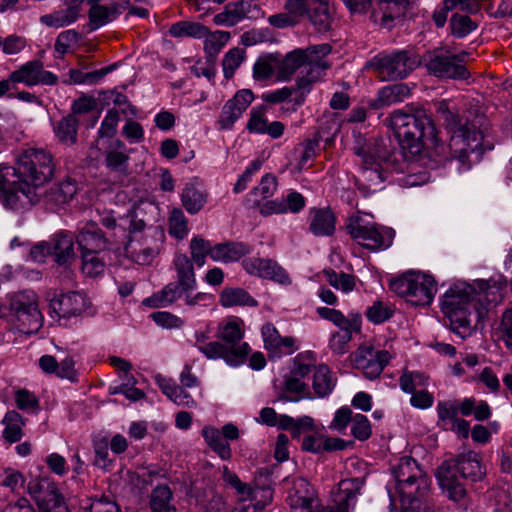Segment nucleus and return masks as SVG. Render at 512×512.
Here are the masks:
<instances>
[{
  "instance_id": "obj_1",
  "label": "nucleus",
  "mask_w": 512,
  "mask_h": 512,
  "mask_svg": "<svg viewBox=\"0 0 512 512\" xmlns=\"http://www.w3.org/2000/svg\"><path fill=\"white\" fill-rule=\"evenodd\" d=\"M436 111L443 119L449 135V158L456 161L460 172L468 171L479 162L485 151L484 118L476 116L470 119L452 111L446 101L436 103Z\"/></svg>"
},
{
  "instance_id": "obj_2",
  "label": "nucleus",
  "mask_w": 512,
  "mask_h": 512,
  "mask_svg": "<svg viewBox=\"0 0 512 512\" xmlns=\"http://www.w3.org/2000/svg\"><path fill=\"white\" fill-rule=\"evenodd\" d=\"M490 302L484 283L479 290L467 283H457L443 295L441 310L449 321L450 330L465 339L475 332L476 322L483 318Z\"/></svg>"
},
{
  "instance_id": "obj_3",
  "label": "nucleus",
  "mask_w": 512,
  "mask_h": 512,
  "mask_svg": "<svg viewBox=\"0 0 512 512\" xmlns=\"http://www.w3.org/2000/svg\"><path fill=\"white\" fill-rule=\"evenodd\" d=\"M354 153L361 158L360 179L375 192L393 173L403 172L407 164L403 156L389 151L382 142L355 135Z\"/></svg>"
},
{
  "instance_id": "obj_4",
  "label": "nucleus",
  "mask_w": 512,
  "mask_h": 512,
  "mask_svg": "<svg viewBox=\"0 0 512 512\" xmlns=\"http://www.w3.org/2000/svg\"><path fill=\"white\" fill-rule=\"evenodd\" d=\"M285 482L290 485L287 502L292 512H349L355 507L361 489V482L358 479L342 480L334 495L335 507H329L320 504L315 489L305 478L285 479Z\"/></svg>"
},
{
  "instance_id": "obj_5",
  "label": "nucleus",
  "mask_w": 512,
  "mask_h": 512,
  "mask_svg": "<svg viewBox=\"0 0 512 512\" xmlns=\"http://www.w3.org/2000/svg\"><path fill=\"white\" fill-rule=\"evenodd\" d=\"M389 125L398 140L406 141L410 148L418 151L426 146L435 149L438 155L444 154L445 147L439 143L438 131L424 108L407 105L395 110L389 117Z\"/></svg>"
},
{
  "instance_id": "obj_6",
  "label": "nucleus",
  "mask_w": 512,
  "mask_h": 512,
  "mask_svg": "<svg viewBox=\"0 0 512 512\" xmlns=\"http://www.w3.org/2000/svg\"><path fill=\"white\" fill-rule=\"evenodd\" d=\"M393 475L403 505L413 504L427 496L431 481L413 458H401L393 469Z\"/></svg>"
},
{
  "instance_id": "obj_7",
  "label": "nucleus",
  "mask_w": 512,
  "mask_h": 512,
  "mask_svg": "<svg viewBox=\"0 0 512 512\" xmlns=\"http://www.w3.org/2000/svg\"><path fill=\"white\" fill-rule=\"evenodd\" d=\"M39 194L29 186L19 166L0 165V199L12 208L24 207L38 201Z\"/></svg>"
},
{
  "instance_id": "obj_8",
  "label": "nucleus",
  "mask_w": 512,
  "mask_h": 512,
  "mask_svg": "<svg viewBox=\"0 0 512 512\" xmlns=\"http://www.w3.org/2000/svg\"><path fill=\"white\" fill-rule=\"evenodd\" d=\"M390 288L411 304L422 306L429 305L437 291L433 277L420 272L405 273L393 279Z\"/></svg>"
},
{
  "instance_id": "obj_9",
  "label": "nucleus",
  "mask_w": 512,
  "mask_h": 512,
  "mask_svg": "<svg viewBox=\"0 0 512 512\" xmlns=\"http://www.w3.org/2000/svg\"><path fill=\"white\" fill-rule=\"evenodd\" d=\"M19 173L24 175L35 192L53 175L52 155L44 149H27L18 159Z\"/></svg>"
},
{
  "instance_id": "obj_10",
  "label": "nucleus",
  "mask_w": 512,
  "mask_h": 512,
  "mask_svg": "<svg viewBox=\"0 0 512 512\" xmlns=\"http://www.w3.org/2000/svg\"><path fill=\"white\" fill-rule=\"evenodd\" d=\"M468 53L453 55L444 48H437L425 55V67L430 75L443 79H467L469 72L461 63Z\"/></svg>"
},
{
  "instance_id": "obj_11",
  "label": "nucleus",
  "mask_w": 512,
  "mask_h": 512,
  "mask_svg": "<svg viewBox=\"0 0 512 512\" xmlns=\"http://www.w3.org/2000/svg\"><path fill=\"white\" fill-rule=\"evenodd\" d=\"M346 227L351 237L368 249H385L392 244L394 233L391 229H379L359 213L349 217Z\"/></svg>"
},
{
  "instance_id": "obj_12",
  "label": "nucleus",
  "mask_w": 512,
  "mask_h": 512,
  "mask_svg": "<svg viewBox=\"0 0 512 512\" xmlns=\"http://www.w3.org/2000/svg\"><path fill=\"white\" fill-rule=\"evenodd\" d=\"M415 0H377L378 10L372 18L384 28H390L392 22L404 16ZM351 13H365L371 6V0H343Z\"/></svg>"
},
{
  "instance_id": "obj_13",
  "label": "nucleus",
  "mask_w": 512,
  "mask_h": 512,
  "mask_svg": "<svg viewBox=\"0 0 512 512\" xmlns=\"http://www.w3.org/2000/svg\"><path fill=\"white\" fill-rule=\"evenodd\" d=\"M329 44L310 46L307 49H296L284 58H277V77L279 80H288L302 66L305 70L312 64L326 58L331 53Z\"/></svg>"
},
{
  "instance_id": "obj_14",
  "label": "nucleus",
  "mask_w": 512,
  "mask_h": 512,
  "mask_svg": "<svg viewBox=\"0 0 512 512\" xmlns=\"http://www.w3.org/2000/svg\"><path fill=\"white\" fill-rule=\"evenodd\" d=\"M374 65L382 80H397L414 70L419 65V59L406 51H398L377 56Z\"/></svg>"
},
{
  "instance_id": "obj_15",
  "label": "nucleus",
  "mask_w": 512,
  "mask_h": 512,
  "mask_svg": "<svg viewBox=\"0 0 512 512\" xmlns=\"http://www.w3.org/2000/svg\"><path fill=\"white\" fill-rule=\"evenodd\" d=\"M392 357L387 350H375L371 345L364 344L354 352L352 363L365 378L374 380L380 376Z\"/></svg>"
},
{
  "instance_id": "obj_16",
  "label": "nucleus",
  "mask_w": 512,
  "mask_h": 512,
  "mask_svg": "<svg viewBox=\"0 0 512 512\" xmlns=\"http://www.w3.org/2000/svg\"><path fill=\"white\" fill-rule=\"evenodd\" d=\"M141 211L133 209L127 212L118 220L112 215H105L101 218V224L113 232L114 241L119 244H127L133 241V234L141 232L146 226L145 220L140 217Z\"/></svg>"
},
{
  "instance_id": "obj_17",
  "label": "nucleus",
  "mask_w": 512,
  "mask_h": 512,
  "mask_svg": "<svg viewBox=\"0 0 512 512\" xmlns=\"http://www.w3.org/2000/svg\"><path fill=\"white\" fill-rule=\"evenodd\" d=\"M89 306V299L83 292L70 291L50 299L49 313L54 319L68 320L81 316Z\"/></svg>"
},
{
  "instance_id": "obj_18",
  "label": "nucleus",
  "mask_w": 512,
  "mask_h": 512,
  "mask_svg": "<svg viewBox=\"0 0 512 512\" xmlns=\"http://www.w3.org/2000/svg\"><path fill=\"white\" fill-rule=\"evenodd\" d=\"M30 495L35 499L41 510L56 512L65 511L64 498L52 480L47 477L38 478L28 485Z\"/></svg>"
},
{
  "instance_id": "obj_19",
  "label": "nucleus",
  "mask_w": 512,
  "mask_h": 512,
  "mask_svg": "<svg viewBox=\"0 0 512 512\" xmlns=\"http://www.w3.org/2000/svg\"><path fill=\"white\" fill-rule=\"evenodd\" d=\"M241 264L251 276L271 280L281 285L291 284L287 271L273 259L254 256L243 259Z\"/></svg>"
},
{
  "instance_id": "obj_20",
  "label": "nucleus",
  "mask_w": 512,
  "mask_h": 512,
  "mask_svg": "<svg viewBox=\"0 0 512 512\" xmlns=\"http://www.w3.org/2000/svg\"><path fill=\"white\" fill-rule=\"evenodd\" d=\"M12 83H23L27 86L55 85L58 77L47 70H44L43 63L39 60L29 61L9 75Z\"/></svg>"
},
{
  "instance_id": "obj_21",
  "label": "nucleus",
  "mask_w": 512,
  "mask_h": 512,
  "mask_svg": "<svg viewBox=\"0 0 512 512\" xmlns=\"http://www.w3.org/2000/svg\"><path fill=\"white\" fill-rule=\"evenodd\" d=\"M295 8L308 14V21L317 31L325 32L331 28L333 12L329 0H288Z\"/></svg>"
},
{
  "instance_id": "obj_22",
  "label": "nucleus",
  "mask_w": 512,
  "mask_h": 512,
  "mask_svg": "<svg viewBox=\"0 0 512 512\" xmlns=\"http://www.w3.org/2000/svg\"><path fill=\"white\" fill-rule=\"evenodd\" d=\"M254 100V94L249 89H242L236 92L233 98L229 99L222 107L218 119L220 130H229L235 122L243 115Z\"/></svg>"
},
{
  "instance_id": "obj_23",
  "label": "nucleus",
  "mask_w": 512,
  "mask_h": 512,
  "mask_svg": "<svg viewBox=\"0 0 512 512\" xmlns=\"http://www.w3.org/2000/svg\"><path fill=\"white\" fill-rule=\"evenodd\" d=\"M261 334L264 347L272 358L291 355L298 349L296 339L292 336H281L273 323H265L262 326Z\"/></svg>"
},
{
  "instance_id": "obj_24",
  "label": "nucleus",
  "mask_w": 512,
  "mask_h": 512,
  "mask_svg": "<svg viewBox=\"0 0 512 512\" xmlns=\"http://www.w3.org/2000/svg\"><path fill=\"white\" fill-rule=\"evenodd\" d=\"M250 351L251 348L249 345H242L233 350H229L227 345L218 341L208 342L206 345L200 347V352L203 353L207 359H223L226 364L232 367H238L244 364Z\"/></svg>"
},
{
  "instance_id": "obj_25",
  "label": "nucleus",
  "mask_w": 512,
  "mask_h": 512,
  "mask_svg": "<svg viewBox=\"0 0 512 512\" xmlns=\"http://www.w3.org/2000/svg\"><path fill=\"white\" fill-rule=\"evenodd\" d=\"M268 107L256 106L251 109L246 129L254 134H267L272 139L280 138L285 131V125L280 121L269 122L267 118Z\"/></svg>"
},
{
  "instance_id": "obj_26",
  "label": "nucleus",
  "mask_w": 512,
  "mask_h": 512,
  "mask_svg": "<svg viewBox=\"0 0 512 512\" xmlns=\"http://www.w3.org/2000/svg\"><path fill=\"white\" fill-rule=\"evenodd\" d=\"M260 14V9L256 4L250 1H236L225 7V10L214 16V22L217 25L231 27L236 25L244 18H257Z\"/></svg>"
},
{
  "instance_id": "obj_27",
  "label": "nucleus",
  "mask_w": 512,
  "mask_h": 512,
  "mask_svg": "<svg viewBox=\"0 0 512 512\" xmlns=\"http://www.w3.org/2000/svg\"><path fill=\"white\" fill-rule=\"evenodd\" d=\"M453 463H442L436 472V477L440 487L450 500L466 505V489L457 479L452 469Z\"/></svg>"
},
{
  "instance_id": "obj_28",
  "label": "nucleus",
  "mask_w": 512,
  "mask_h": 512,
  "mask_svg": "<svg viewBox=\"0 0 512 512\" xmlns=\"http://www.w3.org/2000/svg\"><path fill=\"white\" fill-rule=\"evenodd\" d=\"M331 67V63L325 58L312 64L305 70V75L299 77L296 81L295 88L293 91L297 92L294 102L296 106H300L304 103L306 95L311 91L312 85L320 80L326 70Z\"/></svg>"
},
{
  "instance_id": "obj_29",
  "label": "nucleus",
  "mask_w": 512,
  "mask_h": 512,
  "mask_svg": "<svg viewBox=\"0 0 512 512\" xmlns=\"http://www.w3.org/2000/svg\"><path fill=\"white\" fill-rule=\"evenodd\" d=\"M76 241L81 253H101L108 248V239L94 222L86 223L78 232Z\"/></svg>"
},
{
  "instance_id": "obj_30",
  "label": "nucleus",
  "mask_w": 512,
  "mask_h": 512,
  "mask_svg": "<svg viewBox=\"0 0 512 512\" xmlns=\"http://www.w3.org/2000/svg\"><path fill=\"white\" fill-rule=\"evenodd\" d=\"M443 463H453L452 469L460 472L463 478L470 479L471 481L481 480L486 472L480 461V456L475 451H467L456 458L449 459Z\"/></svg>"
},
{
  "instance_id": "obj_31",
  "label": "nucleus",
  "mask_w": 512,
  "mask_h": 512,
  "mask_svg": "<svg viewBox=\"0 0 512 512\" xmlns=\"http://www.w3.org/2000/svg\"><path fill=\"white\" fill-rule=\"evenodd\" d=\"M66 8L40 17V22L47 27L61 28L76 22L81 15L85 0H64Z\"/></svg>"
},
{
  "instance_id": "obj_32",
  "label": "nucleus",
  "mask_w": 512,
  "mask_h": 512,
  "mask_svg": "<svg viewBox=\"0 0 512 512\" xmlns=\"http://www.w3.org/2000/svg\"><path fill=\"white\" fill-rule=\"evenodd\" d=\"M245 335L244 321L236 316H230L224 319L218 326L217 336L227 345L229 350L240 347L242 345H249L247 342H242Z\"/></svg>"
},
{
  "instance_id": "obj_33",
  "label": "nucleus",
  "mask_w": 512,
  "mask_h": 512,
  "mask_svg": "<svg viewBox=\"0 0 512 512\" xmlns=\"http://www.w3.org/2000/svg\"><path fill=\"white\" fill-rule=\"evenodd\" d=\"M160 244L153 239L133 240L125 244V253L139 265H150L160 252Z\"/></svg>"
},
{
  "instance_id": "obj_34",
  "label": "nucleus",
  "mask_w": 512,
  "mask_h": 512,
  "mask_svg": "<svg viewBox=\"0 0 512 512\" xmlns=\"http://www.w3.org/2000/svg\"><path fill=\"white\" fill-rule=\"evenodd\" d=\"M129 2L124 0L122 2H113L106 6H97L90 8L88 16L89 23L88 28L90 31H94L114 21L122 14V12L128 7Z\"/></svg>"
},
{
  "instance_id": "obj_35",
  "label": "nucleus",
  "mask_w": 512,
  "mask_h": 512,
  "mask_svg": "<svg viewBox=\"0 0 512 512\" xmlns=\"http://www.w3.org/2000/svg\"><path fill=\"white\" fill-rule=\"evenodd\" d=\"M27 300L28 312L11 311L15 328L24 334L36 333L43 325V315L39 308L32 307L31 300Z\"/></svg>"
},
{
  "instance_id": "obj_36",
  "label": "nucleus",
  "mask_w": 512,
  "mask_h": 512,
  "mask_svg": "<svg viewBox=\"0 0 512 512\" xmlns=\"http://www.w3.org/2000/svg\"><path fill=\"white\" fill-rule=\"evenodd\" d=\"M52 256L59 265H68L76 258L74 237L67 232L56 234L49 242Z\"/></svg>"
},
{
  "instance_id": "obj_37",
  "label": "nucleus",
  "mask_w": 512,
  "mask_h": 512,
  "mask_svg": "<svg viewBox=\"0 0 512 512\" xmlns=\"http://www.w3.org/2000/svg\"><path fill=\"white\" fill-rule=\"evenodd\" d=\"M192 291L193 289L181 285L178 281L171 282L151 297L145 299L144 304L150 307H166L173 304L184 294H187V292Z\"/></svg>"
},
{
  "instance_id": "obj_38",
  "label": "nucleus",
  "mask_w": 512,
  "mask_h": 512,
  "mask_svg": "<svg viewBox=\"0 0 512 512\" xmlns=\"http://www.w3.org/2000/svg\"><path fill=\"white\" fill-rule=\"evenodd\" d=\"M309 230L315 236H330L335 231V216L328 208H313L309 212Z\"/></svg>"
},
{
  "instance_id": "obj_39",
  "label": "nucleus",
  "mask_w": 512,
  "mask_h": 512,
  "mask_svg": "<svg viewBox=\"0 0 512 512\" xmlns=\"http://www.w3.org/2000/svg\"><path fill=\"white\" fill-rule=\"evenodd\" d=\"M155 380L161 391L176 405L187 408H195L197 406V401L191 394L185 391L182 386L176 385L172 379L157 375Z\"/></svg>"
},
{
  "instance_id": "obj_40",
  "label": "nucleus",
  "mask_w": 512,
  "mask_h": 512,
  "mask_svg": "<svg viewBox=\"0 0 512 512\" xmlns=\"http://www.w3.org/2000/svg\"><path fill=\"white\" fill-rule=\"evenodd\" d=\"M411 90L408 85L399 83L381 88L377 98L371 104L373 108L379 109L404 101L410 96Z\"/></svg>"
},
{
  "instance_id": "obj_41",
  "label": "nucleus",
  "mask_w": 512,
  "mask_h": 512,
  "mask_svg": "<svg viewBox=\"0 0 512 512\" xmlns=\"http://www.w3.org/2000/svg\"><path fill=\"white\" fill-rule=\"evenodd\" d=\"M77 192V182L74 179L67 177L50 188L45 195V200L47 203L60 206L70 202Z\"/></svg>"
},
{
  "instance_id": "obj_42",
  "label": "nucleus",
  "mask_w": 512,
  "mask_h": 512,
  "mask_svg": "<svg viewBox=\"0 0 512 512\" xmlns=\"http://www.w3.org/2000/svg\"><path fill=\"white\" fill-rule=\"evenodd\" d=\"M250 249L247 245L240 242H227L216 244L211 251V259L217 262H235L248 254Z\"/></svg>"
},
{
  "instance_id": "obj_43",
  "label": "nucleus",
  "mask_w": 512,
  "mask_h": 512,
  "mask_svg": "<svg viewBox=\"0 0 512 512\" xmlns=\"http://www.w3.org/2000/svg\"><path fill=\"white\" fill-rule=\"evenodd\" d=\"M129 159V150L121 140L114 141L105 152V163L111 171L125 172Z\"/></svg>"
},
{
  "instance_id": "obj_44",
  "label": "nucleus",
  "mask_w": 512,
  "mask_h": 512,
  "mask_svg": "<svg viewBox=\"0 0 512 512\" xmlns=\"http://www.w3.org/2000/svg\"><path fill=\"white\" fill-rule=\"evenodd\" d=\"M316 312L322 319L332 322L339 329L361 328L362 321L358 313H349L345 316L340 310L328 307H317Z\"/></svg>"
},
{
  "instance_id": "obj_45",
  "label": "nucleus",
  "mask_w": 512,
  "mask_h": 512,
  "mask_svg": "<svg viewBox=\"0 0 512 512\" xmlns=\"http://www.w3.org/2000/svg\"><path fill=\"white\" fill-rule=\"evenodd\" d=\"M4 430L2 437L9 444L19 442L23 435V427L26 425V420L15 410L8 411L2 419Z\"/></svg>"
},
{
  "instance_id": "obj_46",
  "label": "nucleus",
  "mask_w": 512,
  "mask_h": 512,
  "mask_svg": "<svg viewBox=\"0 0 512 512\" xmlns=\"http://www.w3.org/2000/svg\"><path fill=\"white\" fill-rule=\"evenodd\" d=\"M181 202L188 213L196 214L207 202V194L191 181L186 183L181 193Z\"/></svg>"
},
{
  "instance_id": "obj_47",
  "label": "nucleus",
  "mask_w": 512,
  "mask_h": 512,
  "mask_svg": "<svg viewBox=\"0 0 512 512\" xmlns=\"http://www.w3.org/2000/svg\"><path fill=\"white\" fill-rule=\"evenodd\" d=\"M173 267L177 281L195 290L197 282L192 260L186 254H177L173 260Z\"/></svg>"
},
{
  "instance_id": "obj_48",
  "label": "nucleus",
  "mask_w": 512,
  "mask_h": 512,
  "mask_svg": "<svg viewBox=\"0 0 512 512\" xmlns=\"http://www.w3.org/2000/svg\"><path fill=\"white\" fill-rule=\"evenodd\" d=\"M284 9V13L275 14L269 17V23L272 26L277 28H286L297 25L303 19L308 20V14L300 8L291 6L288 0H285Z\"/></svg>"
},
{
  "instance_id": "obj_49",
  "label": "nucleus",
  "mask_w": 512,
  "mask_h": 512,
  "mask_svg": "<svg viewBox=\"0 0 512 512\" xmlns=\"http://www.w3.org/2000/svg\"><path fill=\"white\" fill-rule=\"evenodd\" d=\"M149 505L152 512H176L173 493L167 485L156 486L151 491Z\"/></svg>"
},
{
  "instance_id": "obj_50",
  "label": "nucleus",
  "mask_w": 512,
  "mask_h": 512,
  "mask_svg": "<svg viewBox=\"0 0 512 512\" xmlns=\"http://www.w3.org/2000/svg\"><path fill=\"white\" fill-rule=\"evenodd\" d=\"M78 121L73 115L63 117L54 125V133L59 142L71 146L77 141Z\"/></svg>"
},
{
  "instance_id": "obj_51",
  "label": "nucleus",
  "mask_w": 512,
  "mask_h": 512,
  "mask_svg": "<svg viewBox=\"0 0 512 512\" xmlns=\"http://www.w3.org/2000/svg\"><path fill=\"white\" fill-rule=\"evenodd\" d=\"M220 303L223 307L258 305V302L242 288H225L220 294Z\"/></svg>"
},
{
  "instance_id": "obj_52",
  "label": "nucleus",
  "mask_w": 512,
  "mask_h": 512,
  "mask_svg": "<svg viewBox=\"0 0 512 512\" xmlns=\"http://www.w3.org/2000/svg\"><path fill=\"white\" fill-rule=\"evenodd\" d=\"M113 69L114 66H107L93 72H83L80 69H70L68 72L69 78L63 82L67 85L96 84Z\"/></svg>"
},
{
  "instance_id": "obj_53",
  "label": "nucleus",
  "mask_w": 512,
  "mask_h": 512,
  "mask_svg": "<svg viewBox=\"0 0 512 512\" xmlns=\"http://www.w3.org/2000/svg\"><path fill=\"white\" fill-rule=\"evenodd\" d=\"M334 386L335 383L328 366L322 364L316 367L312 384L316 396L325 397L329 395L333 391Z\"/></svg>"
},
{
  "instance_id": "obj_54",
  "label": "nucleus",
  "mask_w": 512,
  "mask_h": 512,
  "mask_svg": "<svg viewBox=\"0 0 512 512\" xmlns=\"http://www.w3.org/2000/svg\"><path fill=\"white\" fill-rule=\"evenodd\" d=\"M202 436L209 447L215 451L222 459L231 457L229 444L221 437L219 430L212 426H206L202 429Z\"/></svg>"
},
{
  "instance_id": "obj_55",
  "label": "nucleus",
  "mask_w": 512,
  "mask_h": 512,
  "mask_svg": "<svg viewBox=\"0 0 512 512\" xmlns=\"http://www.w3.org/2000/svg\"><path fill=\"white\" fill-rule=\"evenodd\" d=\"M360 328L347 327L339 329L331 334L329 349L336 355H343L349 350V343L352 340L353 332Z\"/></svg>"
},
{
  "instance_id": "obj_56",
  "label": "nucleus",
  "mask_w": 512,
  "mask_h": 512,
  "mask_svg": "<svg viewBox=\"0 0 512 512\" xmlns=\"http://www.w3.org/2000/svg\"><path fill=\"white\" fill-rule=\"evenodd\" d=\"M222 479L226 486L236 491L240 501L245 502L251 499L254 487L242 482L240 478L226 466H224L222 470Z\"/></svg>"
},
{
  "instance_id": "obj_57",
  "label": "nucleus",
  "mask_w": 512,
  "mask_h": 512,
  "mask_svg": "<svg viewBox=\"0 0 512 512\" xmlns=\"http://www.w3.org/2000/svg\"><path fill=\"white\" fill-rule=\"evenodd\" d=\"M429 378L418 371L404 370L399 378V385L403 392L414 393L417 388H424L428 385Z\"/></svg>"
},
{
  "instance_id": "obj_58",
  "label": "nucleus",
  "mask_w": 512,
  "mask_h": 512,
  "mask_svg": "<svg viewBox=\"0 0 512 512\" xmlns=\"http://www.w3.org/2000/svg\"><path fill=\"white\" fill-rule=\"evenodd\" d=\"M169 32L173 37L202 38L207 34V28L198 22L181 21L173 24Z\"/></svg>"
},
{
  "instance_id": "obj_59",
  "label": "nucleus",
  "mask_w": 512,
  "mask_h": 512,
  "mask_svg": "<svg viewBox=\"0 0 512 512\" xmlns=\"http://www.w3.org/2000/svg\"><path fill=\"white\" fill-rule=\"evenodd\" d=\"M323 273L328 283L337 290L349 293L355 288L356 281L353 275L344 272L337 273L332 269L324 270Z\"/></svg>"
},
{
  "instance_id": "obj_60",
  "label": "nucleus",
  "mask_w": 512,
  "mask_h": 512,
  "mask_svg": "<svg viewBox=\"0 0 512 512\" xmlns=\"http://www.w3.org/2000/svg\"><path fill=\"white\" fill-rule=\"evenodd\" d=\"M189 232L188 220L183 211L174 208L169 216V233L177 239H183Z\"/></svg>"
},
{
  "instance_id": "obj_61",
  "label": "nucleus",
  "mask_w": 512,
  "mask_h": 512,
  "mask_svg": "<svg viewBox=\"0 0 512 512\" xmlns=\"http://www.w3.org/2000/svg\"><path fill=\"white\" fill-rule=\"evenodd\" d=\"M277 74V57L269 55L256 61L253 67V77L257 81H264Z\"/></svg>"
},
{
  "instance_id": "obj_62",
  "label": "nucleus",
  "mask_w": 512,
  "mask_h": 512,
  "mask_svg": "<svg viewBox=\"0 0 512 512\" xmlns=\"http://www.w3.org/2000/svg\"><path fill=\"white\" fill-rule=\"evenodd\" d=\"M452 35L457 38H463L477 28V23L470 16L454 14L450 20Z\"/></svg>"
},
{
  "instance_id": "obj_63",
  "label": "nucleus",
  "mask_w": 512,
  "mask_h": 512,
  "mask_svg": "<svg viewBox=\"0 0 512 512\" xmlns=\"http://www.w3.org/2000/svg\"><path fill=\"white\" fill-rule=\"evenodd\" d=\"M99 253H81L82 272L88 277H97L105 270L104 261L98 256Z\"/></svg>"
},
{
  "instance_id": "obj_64",
  "label": "nucleus",
  "mask_w": 512,
  "mask_h": 512,
  "mask_svg": "<svg viewBox=\"0 0 512 512\" xmlns=\"http://www.w3.org/2000/svg\"><path fill=\"white\" fill-rule=\"evenodd\" d=\"M498 339L512 351V308L507 309L501 316L500 323L495 330Z\"/></svg>"
}]
</instances>
